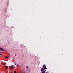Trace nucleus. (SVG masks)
<instances>
[{"label": "nucleus", "mask_w": 73, "mask_h": 73, "mask_svg": "<svg viewBox=\"0 0 73 73\" xmlns=\"http://www.w3.org/2000/svg\"><path fill=\"white\" fill-rule=\"evenodd\" d=\"M42 73H45V71H42Z\"/></svg>", "instance_id": "6"}, {"label": "nucleus", "mask_w": 73, "mask_h": 73, "mask_svg": "<svg viewBox=\"0 0 73 73\" xmlns=\"http://www.w3.org/2000/svg\"><path fill=\"white\" fill-rule=\"evenodd\" d=\"M3 64H4V65H5V64H6V63H3Z\"/></svg>", "instance_id": "9"}, {"label": "nucleus", "mask_w": 73, "mask_h": 73, "mask_svg": "<svg viewBox=\"0 0 73 73\" xmlns=\"http://www.w3.org/2000/svg\"><path fill=\"white\" fill-rule=\"evenodd\" d=\"M46 71V70H45V71H44V72H45Z\"/></svg>", "instance_id": "12"}, {"label": "nucleus", "mask_w": 73, "mask_h": 73, "mask_svg": "<svg viewBox=\"0 0 73 73\" xmlns=\"http://www.w3.org/2000/svg\"><path fill=\"white\" fill-rule=\"evenodd\" d=\"M5 58H8V57L6 56L5 57Z\"/></svg>", "instance_id": "7"}, {"label": "nucleus", "mask_w": 73, "mask_h": 73, "mask_svg": "<svg viewBox=\"0 0 73 73\" xmlns=\"http://www.w3.org/2000/svg\"><path fill=\"white\" fill-rule=\"evenodd\" d=\"M26 68H27V69H28V66H27L26 67Z\"/></svg>", "instance_id": "11"}, {"label": "nucleus", "mask_w": 73, "mask_h": 73, "mask_svg": "<svg viewBox=\"0 0 73 73\" xmlns=\"http://www.w3.org/2000/svg\"><path fill=\"white\" fill-rule=\"evenodd\" d=\"M14 68V66H10L9 67V68H10L11 69H13V68Z\"/></svg>", "instance_id": "1"}, {"label": "nucleus", "mask_w": 73, "mask_h": 73, "mask_svg": "<svg viewBox=\"0 0 73 73\" xmlns=\"http://www.w3.org/2000/svg\"><path fill=\"white\" fill-rule=\"evenodd\" d=\"M5 68L6 69H8V66H5Z\"/></svg>", "instance_id": "4"}, {"label": "nucleus", "mask_w": 73, "mask_h": 73, "mask_svg": "<svg viewBox=\"0 0 73 73\" xmlns=\"http://www.w3.org/2000/svg\"><path fill=\"white\" fill-rule=\"evenodd\" d=\"M0 55L1 56H2V54H1V52H0Z\"/></svg>", "instance_id": "8"}, {"label": "nucleus", "mask_w": 73, "mask_h": 73, "mask_svg": "<svg viewBox=\"0 0 73 73\" xmlns=\"http://www.w3.org/2000/svg\"><path fill=\"white\" fill-rule=\"evenodd\" d=\"M15 65H16V64H15Z\"/></svg>", "instance_id": "13"}, {"label": "nucleus", "mask_w": 73, "mask_h": 73, "mask_svg": "<svg viewBox=\"0 0 73 73\" xmlns=\"http://www.w3.org/2000/svg\"><path fill=\"white\" fill-rule=\"evenodd\" d=\"M43 68L44 69H47V68H46V66L45 65V64H44L43 65Z\"/></svg>", "instance_id": "2"}, {"label": "nucleus", "mask_w": 73, "mask_h": 73, "mask_svg": "<svg viewBox=\"0 0 73 73\" xmlns=\"http://www.w3.org/2000/svg\"><path fill=\"white\" fill-rule=\"evenodd\" d=\"M14 73H17V72H16V71H14Z\"/></svg>", "instance_id": "10"}, {"label": "nucleus", "mask_w": 73, "mask_h": 73, "mask_svg": "<svg viewBox=\"0 0 73 73\" xmlns=\"http://www.w3.org/2000/svg\"><path fill=\"white\" fill-rule=\"evenodd\" d=\"M0 50H1L2 51H4V49L2 48H0Z\"/></svg>", "instance_id": "3"}, {"label": "nucleus", "mask_w": 73, "mask_h": 73, "mask_svg": "<svg viewBox=\"0 0 73 73\" xmlns=\"http://www.w3.org/2000/svg\"><path fill=\"white\" fill-rule=\"evenodd\" d=\"M45 69L44 68H42L41 69V71H43V70H44Z\"/></svg>", "instance_id": "5"}]
</instances>
